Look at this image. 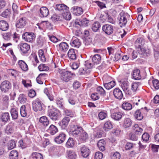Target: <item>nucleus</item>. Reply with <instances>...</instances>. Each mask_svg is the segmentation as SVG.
I'll use <instances>...</instances> for the list:
<instances>
[{"label": "nucleus", "mask_w": 159, "mask_h": 159, "mask_svg": "<svg viewBox=\"0 0 159 159\" xmlns=\"http://www.w3.org/2000/svg\"><path fill=\"white\" fill-rule=\"evenodd\" d=\"M59 73L60 74L61 80L65 82L69 81L75 76L74 72L65 69L61 70Z\"/></svg>", "instance_id": "obj_1"}, {"label": "nucleus", "mask_w": 159, "mask_h": 159, "mask_svg": "<svg viewBox=\"0 0 159 159\" xmlns=\"http://www.w3.org/2000/svg\"><path fill=\"white\" fill-rule=\"evenodd\" d=\"M48 116L53 120H58L61 115L60 111L56 108H53L52 106H48Z\"/></svg>", "instance_id": "obj_2"}, {"label": "nucleus", "mask_w": 159, "mask_h": 159, "mask_svg": "<svg viewBox=\"0 0 159 159\" xmlns=\"http://www.w3.org/2000/svg\"><path fill=\"white\" fill-rule=\"evenodd\" d=\"M82 129V128L80 126L77 125H72L70 127L69 134L71 136L78 138L80 137Z\"/></svg>", "instance_id": "obj_3"}, {"label": "nucleus", "mask_w": 159, "mask_h": 159, "mask_svg": "<svg viewBox=\"0 0 159 159\" xmlns=\"http://www.w3.org/2000/svg\"><path fill=\"white\" fill-rule=\"evenodd\" d=\"M11 87V83L8 80H5L2 82L0 85V89L2 92H8Z\"/></svg>", "instance_id": "obj_4"}, {"label": "nucleus", "mask_w": 159, "mask_h": 159, "mask_svg": "<svg viewBox=\"0 0 159 159\" xmlns=\"http://www.w3.org/2000/svg\"><path fill=\"white\" fill-rule=\"evenodd\" d=\"M22 38L25 41L32 43L35 39V35L33 33L26 32L23 34Z\"/></svg>", "instance_id": "obj_5"}, {"label": "nucleus", "mask_w": 159, "mask_h": 159, "mask_svg": "<svg viewBox=\"0 0 159 159\" xmlns=\"http://www.w3.org/2000/svg\"><path fill=\"white\" fill-rule=\"evenodd\" d=\"M143 110H145V114L148 113V110L147 107H145L144 108H142L140 109H139L136 110L134 114V116L135 119L138 120H141L143 118V116L141 112H143Z\"/></svg>", "instance_id": "obj_6"}, {"label": "nucleus", "mask_w": 159, "mask_h": 159, "mask_svg": "<svg viewBox=\"0 0 159 159\" xmlns=\"http://www.w3.org/2000/svg\"><path fill=\"white\" fill-rule=\"evenodd\" d=\"M32 106L33 109L35 111H41L43 109L42 103L39 98L33 102Z\"/></svg>", "instance_id": "obj_7"}, {"label": "nucleus", "mask_w": 159, "mask_h": 159, "mask_svg": "<svg viewBox=\"0 0 159 159\" xmlns=\"http://www.w3.org/2000/svg\"><path fill=\"white\" fill-rule=\"evenodd\" d=\"M128 15L127 13L124 12H121L118 18L119 20V24L121 26H125L127 23L126 16Z\"/></svg>", "instance_id": "obj_8"}, {"label": "nucleus", "mask_w": 159, "mask_h": 159, "mask_svg": "<svg viewBox=\"0 0 159 159\" xmlns=\"http://www.w3.org/2000/svg\"><path fill=\"white\" fill-rule=\"evenodd\" d=\"M80 155L84 158H87L91 153L90 149L87 146L84 145L80 148Z\"/></svg>", "instance_id": "obj_9"}, {"label": "nucleus", "mask_w": 159, "mask_h": 159, "mask_svg": "<svg viewBox=\"0 0 159 159\" xmlns=\"http://www.w3.org/2000/svg\"><path fill=\"white\" fill-rule=\"evenodd\" d=\"M18 48L22 54H26L29 51L30 46L26 43H21L18 45Z\"/></svg>", "instance_id": "obj_10"}, {"label": "nucleus", "mask_w": 159, "mask_h": 159, "mask_svg": "<svg viewBox=\"0 0 159 159\" xmlns=\"http://www.w3.org/2000/svg\"><path fill=\"white\" fill-rule=\"evenodd\" d=\"M70 120L69 117L65 116L58 123V125L62 129H65L67 127Z\"/></svg>", "instance_id": "obj_11"}, {"label": "nucleus", "mask_w": 159, "mask_h": 159, "mask_svg": "<svg viewBox=\"0 0 159 159\" xmlns=\"http://www.w3.org/2000/svg\"><path fill=\"white\" fill-rule=\"evenodd\" d=\"M102 30L105 34L110 35L113 33L114 29L112 25L106 24L102 26Z\"/></svg>", "instance_id": "obj_12"}, {"label": "nucleus", "mask_w": 159, "mask_h": 159, "mask_svg": "<svg viewBox=\"0 0 159 159\" xmlns=\"http://www.w3.org/2000/svg\"><path fill=\"white\" fill-rule=\"evenodd\" d=\"M27 23V19L25 17H22L17 20L16 26L18 28H22Z\"/></svg>", "instance_id": "obj_13"}, {"label": "nucleus", "mask_w": 159, "mask_h": 159, "mask_svg": "<svg viewBox=\"0 0 159 159\" xmlns=\"http://www.w3.org/2000/svg\"><path fill=\"white\" fill-rule=\"evenodd\" d=\"M66 138V134L63 133H61L58 136L56 137L54 139V141L58 144L63 143L65 140Z\"/></svg>", "instance_id": "obj_14"}, {"label": "nucleus", "mask_w": 159, "mask_h": 159, "mask_svg": "<svg viewBox=\"0 0 159 159\" xmlns=\"http://www.w3.org/2000/svg\"><path fill=\"white\" fill-rule=\"evenodd\" d=\"M113 94L115 98L119 100L121 99L123 96L121 91L119 88H116L114 89Z\"/></svg>", "instance_id": "obj_15"}, {"label": "nucleus", "mask_w": 159, "mask_h": 159, "mask_svg": "<svg viewBox=\"0 0 159 159\" xmlns=\"http://www.w3.org/2000/svg\"><path fill=\"white\" fill-rule=\"evenodd\" d=\"M55 10L59 11H68L69 7L64 4H57L56 5Z\"/></svg>", "instance_id": "obj_16"}, {"label": "nucleus", "mask_w": 159, "mask_h": 159, "mask_svg": "<svg viewBox=\"0 0 159 159\" xmlns=\"http://www.w3.org/2000/svg\"><path fill=\"white\" fill-rule=\"evenodd\" d=\"M49 11L46 7H41L39 10V15L41 17H46L48 15Z\"/></svg>", "instance_id": "obj_17"}, {"label": "nucleus", "mask_w": 159, "mask_h": 159, "mask_svg": "<svg viewBox=\"0 0 159 159\" xmlns=\"http://www.w3.org/2000/svg\"><path fill=\"white\" fill-rule=\"evenodd\" d=\"M71 12L76 16H79L81 15L83 12V9L78 7H74L71 9Z\"/></svg>", "instance_id": "obj_18"}, {"label": "nucleus", "mask_w": 159, "mask_h": 159, "mask_svg": "<svg viewBox=\"0 0 159 159\" xmlns=\"http://www.w3.org/2000/svg\"><path fill=\"white\" fill-rule=\"evenodd\" d=\"M15 123L13 122L10 123L6 126L5 130L6 133L7 134H11L14 132V127Z\"/></svg>", "instance_id": "obj_19"}, {"label": "nucleus", "mask_w": 159, "mask_h": 159, "mask_svg": "<svg viewBox=\"0 0 159 159\" xmlns=\"http://www.w3.org/2000/svg\"><path fill=\"white\" fill-rule=\"evenodd\" d=\"M66 154L68 159H76L77 158V154L74 150H67L66 152Z\"/></svg>", "instance_id": "obj_20"}, {"label": "nucleus", "mask_w": 159, "mask_h": 159, "mask_svg": "<svg viewBox=\"0 0 159 159\" xmlns=\"http://www.w3.org/2000/svg\"><path fill=\"white\" fill-rule=\"evenodd\" d=\"M123 114L120 112L118 111L111 113V116L114 120H119L122 118Z\"/></svg>", "instance_id": "obj_21"}, {"label": "nucleus", "mask_w": 159, "mask_h": 159, "mask_svg": "<svg viewBox=\"0 0 159 159\" xmlns=\"http://www.w3.org/2000/svg\"><path fill=\"white\" fill-rule=\"evenodd\" d=\"M9 28L8 23L5 20L0 21V29L3 31H7Z\"/></svg>", "instance_id": "obj_22"}, {"label": "nucleus", "mask_w": 159, "mask_h": 159, "mask_svg": "<svg viewBox=\"0 0 159 159\" xmlns=\"http://www.w3.org/2000/svg\"><path fill=\"white\" fill-rule=\"evenodd\" d=\"M145 44V41L143 38H138L135 42V46L136 48L143 47Z\"/></svg>", "instance_id": "obj_23"}, {"label": "nucleus", "mask_w": 159, "mask_h": 159, "mask_svg": "<svg viewBox=\"0 0 159 159\" xmlns=\"http://www.w3.org/2000/svg\"><path fill=\"white\" fill-rule=\"evenodd\" d=\"M67 55L69 58L71 59L75 60L76 59L77 55L74 49H70L67 53Z\"/></svg>", "instance_id": "obj_24"}, {"label": "nucleus", "mask_w": 159, "mask_h": 159, "mask_svg": "<svg viewBox=\"0 0 159 159\" xmlns=\"http://www.w3.org/2000/svg\"><path fill=\"white\" fill-rule=\"evenodd\" d=\"M69 46L66 42L61 43L59 44V50L61 52H66Z\"/></svg>", "instance_id": "obj_25"}, {"label": "nucleus", "mask_w": 159, "mask_h": 159, "mask_svg": "<svg viewBox=\"0 0 159 159\" xmlns=\"http://www.w3.org/2000/svg\"><path fill=\"white\" fill-rule=\"evenodd\" d=\"M88 23V20L86 18L81 19H77L75 21V24L76 25H79L80 26H86Z\"/></svg>", "instance_id": "obj_26"}, {"label": "nucleus", "mask_w": 159, "mask_h": 159, "mask_svg": "<svg viewBox=\"0 0 159 159\" xmlns=\"http://www.w3.org/2000/svg\"><path fill=\"white\" fill-rule=\"evenodd\" d=\"M47 131L52 135L55 134L58 131L57 127L53 125H50Z\"/></svg>", "instance_id": "obj_27"}, {"label": "nucleus", "mask_w": 159, "mask_h": 159, "mask_svg": "<svg viewBox=\"0 0 159 159\" xmlns=\"http://www.w3.org/2000/svg\"><path fill=\"white\" fill-rule=\"evenodd\" d=\"M113 123L110 120L106 121L105 123L103 128L105 131H108L113 128Z\"/></svg>", "instance_id": "obj_28"}, {"label": "nucleus", "mask_w": 159, "mask_h": 159, "mask_svg": "<svg viewBox=\"0 0 159 159\" xmlns=\"http://www.w3.org/2000/svg\"><path fill=\"white\" fill-rule=\"evenodd\" d=\"M132 124V121L129 118H125L123 122V126L125 128H127L130 127Z\"/></svg>", "instance_id": "obj_29"}, {"label": "nucleus", "mask_w": 159, "mask_h": 159, "mask_svg": "<svg viewBox=\"0 0 159 159\" xmlns=\"http://www.w3.org/2000/svg\"><path fill=\"white\" fill-rule=\"evenodd\" d=\"M72 40V42L70 43L71 45L73 47L77 48H79L81 44V43L80 41V40L77 38H74Z\"/></svg>", "instance_id": "obj_30"}, {"label": "nucleus", "mask_w": 159, "mask_h": 159, "mask_svg": "<svg viewBox=\"0 0 159 159\" xmlns=\"http://www.w3.org/2000/svg\"><path fill=\"white\" fill-rule=\"evenodd\" d=\"M101 57L98 54L94 55L92 57V61L94 64H98L101 62Z\"/></svg>", "instance_id": "obj_31"}, {"label": "nucleus", "mask_w": 159, "mask_h": 159, "mask_svg": "<svg viewBox=\"0 0 159 159\" xmlns=\"http://www.w3.org/2000/svg\"><path fill=\"white\" fill-rule=\"evenodd\" d=\"M1 119L2 121L3 122H6L10 120V116L8 112H4L2 113Z\"/></svg>", "instance_id": "obj_32"}, {"label": "nucleus", "mask_w": 159, "mask_h": 159, "mask_svg": "<svg viewBox=\"0 0 159 159\" xmlns=\"http://www.w3.org/2000/svg\"><path fill=\"white\" fill-rule=\"evenodd\" d=\"M133 129L134 131V132L137 135H141L143 131L142 129L139 127L137 124H135L133 126Z\"/></svg>", "instance_id": "obj_33"}, {"label": "nucleus", "mask_w": 159, "mask_h": 159, "mask_svg": "<svg viewBox=\"0 0 159 159\" xmlns=\"http://www.w3.org/2000/svg\"><path fill=\"white\" fill-rule=\"evenodd\" d=\"M12 119L16 120L18 117V112L17 110L15 108H12L10 111Z\"/></svg>", "instance_id": "obj_34"}, {"label": "nucleus", "mask_w": 159, "mask_h": 159, "mask_svg": "<svg viewBox=\"0 0 159 159\" xmlns=\"http://www.w3.org/2000/svg\"><path fill=\"white\" fill-rule=\"evenodd\" d=\"M18 64L20 67L23 70L26 71L28 70V65L24 61L22 60L19 61H18Z\"/></svg>", "instance_id": "obj_35"}, {"label": "nucleus", "mask_w": 159, "mask_h": 159, "mask_svg": "<svg viewBox=\"0 0 159 159\" xmlns=\"http://www.w3.org/2000/svg\"><path fill=\"white\" fill-rule=\"evenodd\" d=\"M122 107L124 110L129 111L132 108V104L127 102H124L122 105Z\"/></svg>", "instance_id": "obj_36"}, {"label": "nucleus", "mask_w": 159, "mask_h": 159, "mask_svg": "<svg viewBox=\"0 0 159 159\" xmlns=\"http://www.w3.org/2000/svg\"><path fill=\"white\" fill-rule=\"evenodd\" d=\"M133 77L135 80L141 79V77L140 75V71L139 69L135 70L133 73Z\"/></svg>", "instance_id": "obj_37"}, {"label": "nucleus", "mask_w": 159, "mask_h": 159, "mask_svg": "<svg viewBox=\"0 0 159 159\" xmlns=\"http://www.w3.org/2000/svg\"><path fill=\"white\" fill-rule=\"evenodd\" d=\"M39 121L44 126H47L49 123L48 119L45 116H43L41 117L39 119Z\"/></svg>", "instance_id": "obj_38"}, {"label": "nucleus", "mask_w": 159, "mask_h": 159, "mask_svg": "<svg viewBox=\"0 0 159 159\" xmlns=\"http://www.w3.org/2000/svg\"><path fill=\"white\" fill-rule=\"evenodd\" d=\"M75 144V141L72 138H69L66 143V146L67 148H73Z\"/></svg>", "instance_id": "obj_39"}, {"label": "nucleus", "mask_w": 159, "mask_h": 159, "mask_svg": "<svg viewBox=\"0 0 159 159\" xmlns=\"http://www.w3.org/2000/svg\"><path fill=\"white\" fill-rule=\"evenodd\" d=\"M116 84L114 81H111L107 83H103L105 88L109 90L113 88Z\"/></svg>", "instance_id": "obj_40"}, {"label": "nucleus", "mask_w": 159, "mask_h": 159, "mask_svg": "<svg viewBox=\"0 0 159 159\" xmlns=\"http://www.w3.org/2000/svg\"><path fill=\"white\" fill-rule=\"evenodd\" d=\"M18 153L17 151L15 150L11 151L10 154V159H18Z\"/></svg>", "instance_id": "obj_41"}, {"label": "nucleus", "mask_w": 159, "mask_h": 159, "mask_svg": "<svg viewBox=\"0 0 159 159\" xmlns=\"http://www.w3.org/2000/svg\"><path fill=\"white\" fill-rule=\"evenodd\" d=\"M101 27L100 24L98 21L94 22L92 26V30L94 31H97Z\"/></svg>", "instance_id": "obj_42"}, {"label": "nucleus", "mask_w": 159, "mask_h": 159, "mask_svg": "<svg viewBox=\"0 0 159 159\" xmlns=\"http://www.w3.org/2000/svg\"><path fill=\"white\" fill-rule=\"evenodd\" d=\"M63 98L58 97L57 98V104L58 107L61 109H64L63 106L64 102L63 101Z\"/></svg>", "instance_id": "obj_43"}, {"label": "nucleus", "mask_w": 159, "mask_h": 159, "mask_svg": "<svg viewBox=\"0 0 159 159\" xmlns=\"http://www.w3.org/2000/svg\"><path fill=\"white\" fill-rule=\"evenodd\" d=\"M96 92L97 94H100L101 96H106V92L104 89L101 86H98L96 89Z\"/></svg>", "instance_id": "obj_44"}, {"label": "nucleus", "mask_w": 159, "mask_h": 159, "mask_svg": "<svg viewBox=\"0 0 159 159\" xmlns=\"http://www.w3.org/2000/svg\"><path fill=\"white\" fill-rule=\"evenodd\" d=\"M33 159H43V156L40 153L34 152L31 154Z\"/></svg>", "instance_id": "obj_45"}, {"label": "nucleus", "mask_w": 159, "mask_h": 159, "mask_svg": "<svg viewBox=\"0 0 159 159\" xmlns=\"http://www.w3.org/2000/svg\"><path fill=\"white\" fill-rule=\"evenodd\" d=\"M16 146V142L14 140H11L7 143V148L8 150H11Z\"/></svg>", "instance_id": "obj_46"}, {"label": "nucleus", "mask_w": 159, "mask_h": 159, "mask_svg": "<svg viewBox=\"0 0 159 159\" xmlns=\"http://www.w3.org/2000/svg\"><path fill=\"white\" fill-rule=\"evenodd\" d=\"M18 99L19 101L21 103H24L27 101V97L24 94H20Z\"/></svg>", "instance_id": "obj_47"}, {"label": "nucleus", "mask_w": 159, "mask_h": 159, "mask_svg": "<svg viewBox=\"0 0 159 159\" xmlns=\"http://www.w3.org/2000/svg\"><path fill=\"white\" fill-rule=\"evenodd\" d=\"M20 113L21 116L25 117L27 115V111L25 105L22 106L20 108Z\"/></svg>", "instance_id": "obj_48"}, {"label": "nucleus", "mask_w": 159, "mask_h": 159, "mask_svg": "<svg viewBox=\"0 0 159 159\" xmlns=\"http://www.w3.org/2000/svg\"><path fill=\"white\" fill-rule=\"evenodd\" d=\"M83 140H85L88 138V135L87 133L83 129L81 132L80 137H78Z\"/></svg>", "instance_id": "obj_49"}, {"label": "nucleus", "mask_w": 159, "mask_h": 159, "mask_svg": "<svg viewBox=\"0 0 159 159\" xmlns=\"http://www.w3.org/2000/svg\"><path fill=\"white\" fill-rule=\"evenodd\" d=\"M62 18L66 20H70L71 19V15L70 13L68 11H65L62 14Z\"/></svg>", "instance_id": "obj_50"}, {"label": "nucleus", "mask_w": 159, "mask_h": 159, "mask_svg": "<svg viewBox=\"0 0 159 159\" xmlns=\"http://www.w3.org/2000/svg\"><path fill=\"white\" fill-rule=\"evenodd\" d=\"M138 136L135 132L131 133L129 134V138L131 140L136 141L137 140Z\"/></svg>", "instance_id": "obj_51"}, {"label": "nucleus", "mask_w": 159, "mask_h": 159, "mask_svg": "<svg viewBox=\"0 0 159 159\" xmlns=\"http://www.w3.org/2000/svg\"><path fill=\"white\" fill-rule=\"evenodd\" d=\"M51 18L52 21L56 22L58 21H62L63 18L61 16L57 15L56 14H54L52 16Z\"/></svg>", "instance_id": "obj_52"}, {"label": "nucleus", "mask_w": 159, "mask_h": 159, "mask_svg": "<svg viewBox=\"0 0 159 159\" xmlns=\"http://www.w3.org/2000/svg\"><path fill=\"white\" fill-rule=\"evenodd\" d=\"M11 12V10L10 9H6L2 13L1 16L3 17L7 18L10 16Z\"/></svg>", "instance_id": "obj_53"}, {"label": "nucleus", "mask_w": 159, "mask_h": 159, "mask_svg": "<svg viewBox=\"0 0 159 159\" xmlns=\"http://www.w3.org/2000/svg\"><path fill=\"white\" fill-rule=\"evenodd\" d=\"M38 54L41 60L43 62L46 61V59L43 50L42 49L39 50L38 52Z\"/></svg>", "instance_id": "obj_54"}, {"label": "nucleus", "mask_w": 159, "mask_h": 159, "mask_svg": "<svg viewBox=\"0 0 159 159\" xmlns=\"http://www.w3.org/2000/svg\"><path fill=\"white\" fill-rule=\"evenodd\" d=\"M103 134V131L100 129L94 133L93 135L95 138H98L102 137Z\"/></svg>", "instance_id": "obj_55"}, {"label": "nucleus", "mask_w": 159, "mask_h": 159, "mask_svg": "<svg viewBox=\"0 0 159 159\" xmlns=\"http://www.w3.org/2000/svg\"><path fill=\"white\" fill-rule=\"evenodd\" d=\"M138 48V50H137V52H138L140 57H142L141 55L146 54V49L143 48V47L138 48Z\"/></svg>", "instance_id": "obj_56"}, {"label": "nucleus", "mask_w": 159, "mask_h": 159, "mask_svg": "<svg viewBox=\"0 0 159 159\" xmlns=\"http://www.w3.org/2000/svg\"><path fill=\"white\" fill-rule=\"evenodd\" d=\"M38 68L40 71H46L48 70V67L44 64H41L40 65Z\"/></svg>", "instance_id": "obj_57"}, {"label": "nucleus", "mask_w": 159, "mask_h": 159, "mask_svg": "<svg viewBox=\"0 0 159 159\" xmlns=\"http://www.w3.org/2000/svg\"><path fill=\"white\" fill-rule=\"evenodd\" d=\"M64 110V112L65 114L67 116H69L70 117H72L73 116V113L72 111L67 109L65 107L64 109H63Z\"/></svg>", "instance_id": "obj_58"}, {"label": "nucleus", "mask_w": 159, "mask_h": 159, "mask_svg": "<svg viewBox=\"0 0 159 159\" xmlns=\"http://www.w3.org/2000/svg\"><path fill=\"white\" fill-rule=\"evenodd\" d=\"M107 116V112L101 111L98 114V117L100 119L102 120L104 119Z\"/></svg>", "instance_id": "obj_59"}, {"label": "nucleus", "mask_w": 159, "mask_h": 159, "mask_svg": "<svg viewBox=\"0 0 159 159\" xmlns=\"http://www.w3.org/2000/svg\"><path fill=\"white\" fill-rule=\"evenodd\" d=\"M140 84L139 82L134 83L132 84L131 86V89L133 92H135L139 85Z\"/></svg>", "instance_id": "obj_60"}, {"label": "nucleus", "mask_w": 159, "mask_h": 159, "mask_svg": "<svg viewBox=\"0 0 159 159\" xmlns=\"http://www.w3.org/2000/svg\"><path fill=\"white\" fill-rule=\"evenodd\" d=\"M103 157V154L102 153L98 152L95 153L94 155V159H102Z\"/></svg>", "instance_id": "obj_61"}, {"label": "nucleus", "mask_w": 159, "mask_h": 159, "mask_svg": "<svg viewBox=\"0 0 159 159\" xmlns=\"http://www.w3.org/2000/svg\"><path fill=\"white\" fill-rule=\"evenodd\" d=\"M152 83L153 87L156 89H159V81L157 80H152Z\"/></svg>", "instance_id": "obj_62"}, {"label": "nucleus", "mask_w": 159, "mask_h": 159, "mask_svg": "<svg viewBox=\"0 0 159 159\" xmlns=\"http://www.w3.org/2000/svg\"><path fill=\"white\" fill-rule=\"evenodd\" d=\"M151 150L153 152H158V149H159V145L154 144H151Z\"/></svg>", "instance_id": "obj_63"}, {"label": "nucleus", "mask_w": 159, "mask_h": 159, "mask_svg": "<svg viewBox=\"0 0 159 159\" xmlns=\"http://www.w3.org/2000/svg\"><path fill=\"white\" fill-rule=\"evenodd\" d=\"M112 159H120V154L118 152H114L111 156Z\"/></svg>", "instance_id": "obj_64"}]
</instances>
